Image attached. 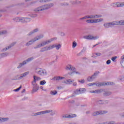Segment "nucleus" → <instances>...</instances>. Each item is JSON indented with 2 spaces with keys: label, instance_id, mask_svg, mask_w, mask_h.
<instances>
[{
  "label": "nucleus",
  "instance_id": "25",
  "mask_svg": "<svg viewBox=\"0 0 124 124\" xmlns=\"http://www.w3.org/2000/svg\"><path fill=\"white\" fill-rule=\"evenodd\" d=\"M44 37V35L43 34H40L39 35L34 38V39L35 42L37 41L38 40H39L40 39H41V38H43Z\"/></svg>",
  "mask_w": 124,
  "mask_h": 124
},
{
  "label": "nucleus",
  "instance_id": "3",
  "mask_svg": "<svg viewBox=\"0 0 124 124\" xmlns=\"http://www.w3.org/2000/svg\"><path fill=\"white\" fill-rule=\"evenodd\" d=\"M65 69L66 70H70V71H73L68 73L69 75H70V76H72V75H73L74 73H76V74H78V75H80V74H81L80 72L77 71H75V67L70 64L66 65Z\"/></svg>",
  "mask_w": 124,
  "mask_h": 124
},
{
  "label": "nucleus",
  "instance_id": "16",
  "mask_svg": "<svg viewBox=\"0 0 124 124\" xmlns=\"http://www.w3.org/2000/svg\"><path fill=\"white\" fill-rule=\"evenodd\" d=\"M102 16L101 15H91L87 16L88 19H97L98 18H101Z\"/></svg>",
  "mask_w": 124,
  "mask_h": 124
},
{
  "label": "nucleus",
  "instance_id": "41",
  "mask_svg": "<svg viewBox=\"0 0 124 124\" xmlns=\"http://www.w3.org/2000/svg\"><path fill=\"white\" fill-rule=\"evenodd\" d=\"M19 22L21 23H25V17H20Z\"/></svg>",
  "mask_w": 124,
  "mask_h": 124
},
{
  "label": "nucleus",
  "instance_id": "59",
  "mask_svg": "<svg viewBox=\"0 0 124 124\" xmlns=\"http://www.w3.org/2000/svg\"><path fill=\"white\" fill-rule=\"evenodd\" d=\"M72 4H76V0L71 1Z\"/></svg>",
  "mask_w": 124,
  "mask_h": 124
},
{
  "label": "nucleus",
  "instance_id": "44",
  "mask_svg": "<svg viewBox=\"0 0 124 124\" xmlns=\"http://www.w3.org/2000/svg\"><path fill=\"white\" fill-rule=\"evenodd\" d=\"M45 84H46V81H45V80L41 81L40 82V85H45Z\"/></svg>",
  "mask_w": 124,
  "mask_h": 124
},
{
  "label": "nucleus",
  "instance_id": "38",
  "mask_svg": "<svg viewBox=\"0 0 124 124\" xmlns=\"http://www.w3.org/2000/svg\"><path fill=\"white\" fill-rule=\"evenodd\" d=\"M25 23H29V22H31V19L30 18H27V17H25Z\"/></svg>",
  "mask_w": 124,
  "mask_h": 124
},
{
  "label": "nucleus",
  "instance_id": "61",
  "mask_svg": "<svg viewBox=\"0 0 124 124\" xmlns=\"http://www.w3.org/2000/svg\"><path fill=\"white\" fill-rule=\"evenodd\" d=\"M120 115L121 117H123V118H124V112L120 113Z\"/></svg>",
  "mask_w": 124,
  "mask_h": 124
},
{
  "label": "nucleus",
  "instance_id": "43",
  "mask_svg": "<svg viewBox=\"0 0 124 124\" xmlns=\"http://www.w3.org/2000/svg\"><path fill=\"white\" fill-rule=\"evenodd\" d=\"M46 51H47V48L46 47H43L41 49V50H40V52H45Z\"/></svg>",
  "mask_w": 124,
  "mask_h": 124
},
{
  "label": "nucleus",
  "instance_id": "13",
  "mask_svg": "<svg viewBox=\"0 0 124 124\" xmlns=\"http://www.w3.org/2000/svg\"><path fill=\"white\" fill-rule=\"evenodd\" d=\"M83 38L84 39H87V40H96V39H98V38H99V37L97 36H93L92 35H88L84 36Z\"/></svg>",
  "mask_w": 124,
  "mask_h": 124
},
{
  "label": "nucleus",
  "instance_id": "20",
  "mask_svg": "<svg viewBox=\"0 0 124 124\" xmlns=\"http://www.w3.org/2000/svg\"><path fill=\"white\" fill-rule=\"evenodd\" d=\"M30 72H26L23 74H20L19 77L18 78V80H21V79H23L24 77H26L27 75H29Z\"/></svg>",
  "mask_w": 124,
  "mask_h": 124
},
{
  "label": "nucleus",
  "instance_id": "64",
  "mask_svg": "<svg viewBox=\"0 0 124 124\" xmlns=\"http://www.w3.org/2000/svg\"><path fill=\"white\" fill-rule=\"evenodd\" d=\"M25 92H26V89H23L22 91V93H25Z\"/></svg>",
  "mask_w": 124,
  "mask_h": 124
},
{
  "label": "nucleus",
  "instance_id": "1",
  "mask_svg": "<svg viewBox=\"0 0 124 124\" xmlns=\"http://www.w3.org/2000/svg\"><path fill=\"white\" fill-rule=\"evenodd\" d=\"M118 25H124V20L115 21L109 23H105L103 25L104 28H106V29L113 28L114 26Z\"/></svg>",
  "mask_w": 124,
  "mask_h": 124
},
{
  "label": "nucleus",
  "instance_id": "6",
  "mask_svg": "<svg viewBox=\"0 0 124 124\" xmlns=\"http://www.w3.org/2000/svg\"><path fill=\"white\" fill-rule=\"evenodd\" d=\"M52 112H53V110L48 109L45 111L33 113L32 114V116H39L40 115H44V114H49V113H52Z\"/></svg>",
  "mask_w": 124,
  "mask_h": 124
},
{
  "label": "nucleus",
  "instance_id": "35",
  "mask_svg": "<svg viewBox=\"0 0 124 124\" xmlns=\"http://www.w3.org/2000/svg\"><path fill=\"white\" fill-rule=\"evenodd\" d=\"M122 61L121 62V64L123 67L124 68V55L122 56L121 57Z\"/></svg>",
  "mask_w": 124,
  "mask_h": 124
},
{
  "label": "nucleus",
  "instance_id": "29",
  "mask_svg": "<svg viewBox=\"0 0 124 124\" xmlns=\"http://www.w3.org/2000/svg\"><path fill=\"white\" fill-rule=\"evenodd\" d=\"M100 124H116V122L114 121H112L101 123Z\"/></svg>",
  "mask_w": 124,
  "mask_h": 124
},
{
  "label": "nucleus",
  "instance_id": "17",
  "mask_svg": "<svg viewBox=\"0 0 124 124\" xmlns=\"http://www.w3.org/2000/svg\"><path fill=\"white\" fill-rule=\"evenodd\" d=\"M76 114H63L62 115V119H72L76 118Z\"/></svg>",
  "mask_w": 124,
  "mask_h": 124
},
{
  "label": "nucleus",
  "instance_id": "23",
  "mask_svg": "<svg viewBox=\"0 0 124 124\" xmlns=\"http://www.w3.org/2000/svg\"><path fill=\"white\" fill-rule=\"evenodd\" d=\"M62 79H65L64 77H55L52 78L53 81H61V80H62Z\"/></svg>",
  "mask_w": 124,
  "mask_h": 124
},
{
  "label": "nucleus",
  "instance_id": "47",
  "mask_svg": "<svg viewBox=\"0 0 124 124\" xmlns=\"http://www.w3.org/2000/svg\"><path fill=\"white\" fill-rule=\"evenodd\" d=\"M21 89H22V86H20L18 88L15 89L14 92H19Z\"/></svg>",
  "mask_w": 124,
  "mask_h": 124
},
{
  "label": "nucleus",
  "instance_id": "18",
  "mask_svg": "<svg viewBox=\"0 0 124 124\" xmlns=\"http://www.w3.org/2000/svg\"><path fill=\"white\" fill-rule=\"evenodd\" d=\"M16 43H17V42H13L9 46H6V47L3 48L2 49V52H5L7 51V50H9V49H10V48H11L12 47H13V46H14V45H15Z\"/></svg>",
  "mask_w": 124,
  "mask_h": 124
},
{
  "label": "nucleus",
  "instance_id": "52",
  "mask_svg": "<svg viewBox=\"0 0 124 124\" xmlns=\"http://www.w3.org/2000/svg\"><path fill=\"white\" fill-rule=\"evenodd\" d=\"M95 55H96V57H99V56H101V53L99 52H97L95 53Z\"/></svg>",
  "mask_w": 124,
  "mask_h": 124
},
{
  "label": "nucleus",
  "instance_id": "46",
  "mask_svg": "<svg viewBox=\"0 0 124 124\" xmlns=\"http://www.w3.org/2000/svg\"><path fill=\"white\" fill-rule=\"evenodd\" d=\"M97 104H103V100H99L97 101Z\"/></svg>",
  "mask_w": 124,
  "mask_h": 124
},
{
  "label": "nucleus",
  "instance_id": "53",
  "mask_svg": "<svg viewBox=\"0 0 124 124\" xmlns=\"http://www.w3.org/2000/svg\"><path fill=\"white\" fill-rule=\"evenodd\" d=\"M120 7H123L124 6V2H120Z\"/></svg>",
  "mask_w": 124,
  "mask_h": 124
},
{
  "label": "nucleus",
  "instance_id": "33",
  "mask_svg": "<svg viewBox=\"0 0 124 124\" xmlns=\"http://www.w3.org/2000/svg\"><path fill=\"white\" fill-rule=\"evenodd\" d=\"M9 120V118H1V122L0 123H4V122H7Z\"/></svg>",
  "mask_w": 124,
  "mask_h": 124
},
{
  "label": "nucleus",
  "instance_id": "22",
  "mask_svg": "<svg viewBox=\"0 0 124 124\" xmlns=\"http://www.w3.org/2000/svg\"><path fill=\"white\" fill-rule=\"evenodd\" d=\"M103 92V90L102 89H98L95 90L94 91H91L89 92L91 93H102Z\"/></svg>",
  "mask_w": 124,
  "mask_h": 124
},
{
  "label": "nucleus",
  "instance_id": "54",
  "mask_svg": "<svg viewBox=\"0 0 124 124\" xmlns=\"http://www.w3.org/2000/svg\"><path fill=\"white\" fill-rule=\"evenodd\" d=\"M110 63H111V60H108V61H107L106 62V64L108 65L110 64Z\"/></svg>",
  "mask_w": 124,
  "mask_h": 124
},
{
  "label": "nucleus",
  "instance_id": "5",
  "mask_svg": "<svg viewBox=\"0 0 124 124\" xmlns=\"http://www.w3.org/2000/svg\"><path fill=\"white\" fill-rule=\"evenodd\" d=\"M86 89L85 88H79L77 89L74 91V93L71 96V97H73L78 94H81V93H84L86 92Z\"/></svg>",
  "mask_w": 124,
  "mask_h": 124
},
{
  "label": "nucleus",
  "instance_id": "2",
  "mask_svg": "<svg viewBox=\"0 0 124 124\" xmlns=\"http://www.w3.org/2000/svg\"><path fill=\"white\" fill-rule=\"evenodd\" d=\"M33 81L31 82L32 85L33 86L32 92L33 93H35L39 90V87H38V85L36 84V82H37V81H40L41 78L36 76H33Z\"/></svg>",
  "mask_w": 124,
  "mask_h": 124
},
{
  "label": "nucleus",
  "instance_id": "11",
  "mask_svg": "<svg viewBox=\"0 0 124 124\" xmlns=\"http://www.w3.org/2000/svg\"><path fill=\"white\" fill-rule=\"evenodd\" d=\"M99 74V72H96L92 76H89L87 78L88 82H93L95 78H96L97 75Z\"/></svg>",
  "mask_w": 124,
  "mask_h": 124
},
{
  "label": "nucleus",
  "instance_id": "39",
  "mask_svg": "<svg viewBox=\"0 0 124 124\" xmlns=\"http://www.w3.org/2000/svg\"><path fill=\"white\" fill-rule=\"evenodd\" d=\"M13 21L15 22H20V17H15L13 19Z\"/></svg>",
  "mask_w": 124,
  "mask_h": 124
},
{
  "label": "nucleus",
  "instance_id": "42",
  "mask_svg": "<svg viewBox=\"0 0 124 124\" xmlns=\"http://www.w3.org/2000/svg\"><path fill=\"white\" fill-rule=\"evenodd\" d=\"M41 47H43L42 45H41V44H40L37 45L36 46H35L34 47V49H38V48H41Z\"/></svg>",
  "mask_w": 124,
  "mask_h": 124
},
{
  "label": "nucleus",
  "instance_id": "49",
  "mask_svg": "<svg viewBox=\"0 0 124 124\" xmlns=\"http://www.w3.org/2000/svg\"><path fill=\"white\" fill-rule=\"evenodd\" d=\"M41 44L42 45V46L43 47V46H45V45H46V41H44V42H42V43H41Z\"/></svg>",
  "mask_w": 124,
  "mask_h": 124
},
{
  "label": "nucleus",
  "instance_id": "48",
  "mask_svg": "<svg viewBox=\"0 0 124 124\" xmlns=\"http://www.w3.org/2000/svg\"><path fill=\"white\" fill-rule=\"evenodd\" d=\"M86 19H88V16H86L82 18H80V20H86Z\"/></svg>",
  "mask_w": 124,
  "mask_h": 124
},
{
  "label": "nucleus",
  "instance_id": "37",
  "mask_svg": "<svg viewBox=\"0 0 124 124\" xmlns=\"http://www.w3.org/2000/svg\"><path fill=\"white\" fill-rule=\"evenodd\" d=\"M6 33H7V31L5 30L0 31V35H3V34H6Z\"/></svg>",
  "mask_w": 124,
  "mask_h": 124
},
{
  "label": "nucleus",
  "instance_id": "9",
  "mask_svg": "<svg viewBox=\"0 0 124 124\" xmlns=\"http://www.w3.org/2000/svg\"><path fill=\"white\" fill-rule=\"evenodd\" d=\"M33 57H31L27 59L26 60L23 61L22 63H20L19 65L17 66V68H21L22 66H24L25 64H27L28 62H31L32 60H33Z\"/></svg>",
  "mask_w": 124,
  "mask_h": 124
},
{
  "label": "nucleus",
  "instance_id": "28",
  "mask_svg": "<svg viewBox=\"0 0 124 124\" xmlns=\"http://www.w3.org/2000/svg\"><path fill=\"white\" fill-rule=\"evenodd\" d=\"M113 7H120V2L112 3L110 4Z\"/></svg>",
  "mask_w": 124,
  "mask_h": 124
},
{
  "label": "nucleus",
  "instance_id": "63",
  "mask_svg": "<svg viewBox=\"0 0 124 124\" xmlns=\"http://www.w3.org/2000/svg\"><path fill=\"white\" fill-rule=\"evenodd\" d=\"M61 35H62V36H64V35H65V34L64 32H61Z\"/></svg>",
  "mask_w": 124,
  "mask_h": 124
},
{
  "label": "nucleus",
  "instance_id": "50",
  "mask_svg": "<svg viewBox=\"0 0 124 124\" xmlns=\"http://www.w3.org/2000/svg\"><path fill=\"white\" fill-rule=\"evenodd\" d=\"M79 83H81V84H84L85 83V79H81L80 80H78Z\"/></svg>",
  "mask_w": 124,
  "mask_h": 124
},
{
  "label": "nucleus",
  "instance_id": "60",
  "mask_svg": "<svg viewBox=\"0 0 124 124\" xmlns=\"http://www.w3.org/2000/svg\"><path fill=\"white\" fill-rule=\"evenodd\" d=\"M73 86H74L75 87H76V86H77V82H74L73 83Z\"/></svg>",
  "mask_w": 124,
  "mask_h": 124
},
{
  "label": "nucleus",
  "instance_id": "4",
  "mask_svg": "<svg viewBox=\"0 0 124 124\" xmlns=\"http://www.w3.org/2000/svg\"><path fill=\"white\" fill-rule=\"evenodd\" d=\"M35 72L39 76H47L48 75V72L46 69L40 68L35 69Z\"/></svg>",
  "mask_w": 124,
  "mask_h": 124
},
{
  "label": "nucleus",
  "instance_id": "12",
  "mask_svg": "<svg viewBox=\"0 0 124 124\" xmlns=\"http://www.w3.org/2000/svg\"><path fill=\"white\" fill-rule=\"evenodd\" d=\"M99 74V72H96L92 76H89L87 78L88 82H93L95 78H96L97 75Z\"/></svg>",
  "mask_w": 124,
  "mask_h": 124
},
{
  "label": "nucleus",
  "instance_id": "58",
  "mask_svg": "<svg viewBox=\"0 0 124 124\" xmlns=\"http://www.w3.org/2000/svg\"><path fill=\"white\" fill-rule=\"evenodd\" d=\"M40 88L42 90V91H44V92H46V89H44L43 87L41 86Z\"/></svg>",
  "mask_w": 124,
  "mask_h": 124
},
{
  "label": "nucleus",
  "instance_id": "27",
  "mask_svg": "<svg viewBox=\"0 0 124 124\" xmlns=\"http://www.w3.org/2000/svg\"><path fill=\"white\" fill-rule=\"evenodd\" d=\"M55 40H57V37L52 38L49 40L46 41V45L48 44H50V43H51V42H52Z\"/></svg>",
  "mask_w": 124,
  "mask_h": 124
},
{
  "label": "nucleus",
  "instance_id": "14",
  "mask_svg": "<svg viewBox=\"0 0 124 124\" xmlns=\"http://www.w3.org/2000/svg\"><path fill=\"white\" fill-rule=\"evenodd\" d=\"M108 111L106 110H100L97 111H94L92 113V116H98V115H104V114H107Z\"/></svg>",
  "mask_w": 124,
  "mask_h": 124
},
{
  "label": "nucleus",
  "instance_id": "24",
  "mask_svg": "<svg viewBox=\"0 0 124 124\" xmlns=\"http://www.w3.org/2000/svg\"><path fill=\"white\" fill-rule=\"evenodd\" d=\"M9 56V53L8 52H4L0 54V59H2V58H5L6 57H8Z\"/></svg>",
  "mask_w": 124,
  "mask_h": 124
},
{
  "label": "nucleus",
  "instance_id": "10",
  "mask_svg": "<svg viewBox=\"0 0 124 124\" xmlns=\"http://www.w3.org/2000/svg\"><path fill=\"white\" fill-rule=\"evenodd\" d=\"M99 74V72H96L92 76H89L87 78L88 82H93L95 78H96L97 75Z\"/></svg>",
  "mask_w": 124,
  "mask_h": 124
},
{
  "label": "nucleus",
  "instance_id": "51",
  "mask_svg": "<svg viewBox=\"0 0 124 124\" xmlns=\"http://www.w3.org/2000/svg\"><path fill=\"white\" fill-rule=\"evenodd\" d=\"M31 18H35L36 17H37V14H33L31 16Z\"/></svg>",
  "mask_w": 124,
  "mask_h": 124
},
{
  "label": "nucleus",
  "instance_id": "36",
  "mask_svg": "<svg viewBox=\"0 0 124 124\" xmlns=\"http://www.w3.org/2000/svg\"><path fill=\"white\" fill-rule=\"evenodd\" d=\"M50 93L51 95H56L58 93V92L57 91H51Z\"/></svg>",
  "mask_w": 124,
  "mask_h": 124
},
{
  "label": "nucleus",
  "instance_id": "62",
  "mask_svg": "<svg viewBox=\"0 0 124 124\" xmlns=\"http://www.w3.org/2000/svg\"><path fill=\"white\" fill-rule=\"evenodd\" d=\"M92 58H96V56L95 55V53H94L93 54V55L92 56Z\"/></svg>",
  "mask_w": 124,
  "mask_h": 124
},
{
  "label": "nucleus",
  "instance_id": "31",
  "mask_svg": "<svg viewBox=\"0 0 124 124\" xmlns=\"http://www.w3.org/2000/svg\"><path fill=\"white\" fill-rule=\"evenodd\" d=\"M53 46H54V48H56L57 50H60V48L61 47H62V45L61 44H58V45H56L54 44L53 45Z\"/></svg>",
  "mask_w": 124,
  "mask_h": 124
},
{
  "label": "nucleus",
  "instance_id": "56",
  "mask_svg": "<svg viewBox=\"0 0 124 124\" xmlns=\"http://www.w3.org/2000/svg\"><path fill=\"white\" fill-rule=\"evenodd\" d=\"M117 56L112 57L111 58V61H112V62H115V60H116V59H117Z\"/></svg>",
  "mask_w": 124,
  "mask_h": 124
},
{
  "label": "nucleus",
  "instance_id": "21",
  "mask_svg": "<svg viewBox=\"0 0 124 124\" xmlns=\"http://www.w3.org/2000/svg\"><path fill=\"white\" fill-rule=\"evenodd\" d=\"M44 6L45 7V10H47V9H49V8H51V7H53V6H54V3H51L44 5Z\"/></svg>",
  "mask_w": 124,
  "mask_h": 124
},
{
  "label": "nucleus",
  "instance_id": "32",
  "mask_svg": "<svg viewBox=\"0 0 124 124\" xmlns=\"http://www.w3.org/2000/svg\"><path fill=\"white\" fill-rule=\"evenodd\" d=\"M54 45H50L48 46H46V51H49L50 50H52V49H54Z\"/></svg>",
  "mask_w": 124,
  "mask_h": 124
},
{
  "label": "nucleus",
  "instance_id": "30",
  "mask_svg": "<svg viewBox=\"0 0 124 124\" xmlns=\"http://www.w3.org/2000/svg\"><path fill=\"white\" fill-rule=\"evenodd\" d=\"M73 82H74V80H71V79H67L66 81H64V83L69 84L70 85L72 84Z\"/></svg>",
  "mask_w": 124,
  "mask_h": 124
},
{
  "label": "nucleus",
  "instance_id": "8",
  "mask_svg": "<svg viewBox=\"0 0 124 124\" xmlns=\"http://www.w3.org/2000/svg\"><path fill=\"white\" fill-rule=\"evenodd\" d=\"M95 86L96 87H102V86H109L110 85H114V83L111 82H98L95 83Z\"/></svg>",
  "mask_w": 124,
  "mask_h": 124
},
{
  "label": "nucleus",
  "instance_id": "55",
  "mask_svg": "<svg viewBox=\"0 0 124 124\" xmlns=\"http://www.w3.org/2000/svg\"><path fill=\"white\" fill-rule=\"evenodd\" d=\"M108 100H103V104H108Z\"/></svg>",
  "mask_w": 124,
  "mask_h": 124
},
{
  "label": "nucleus",
  "instance_id": "19",
  "mask_svg": "<svg viewBox=\"0 0 124 124\" xmlns=\"http://www.w3.org/2000/svg\"><path fill=\"white\" fill-rule=\"evenodd\" d=\"M39 31V29H38V28H36V29H34L33 30L29 32L27 34V36H31V35H32V34H34V33H35V32H37V31Z\"/></svg>",
  "mask_w": 124,
  "mask_h": 124
},
{
  "label": "nucleus",
  "instance_id": "45",
  "mask_svg": "<svg viewBox=\"0 0 124 124\" xmlns=\"http://www.w3.org/2000/svg\"><path fill=\"white\" fill-rule=\"evenodd\" d=\"M94 85H95V82L89 83L87 84L88 87H91V86H94Z\"/></svg>",
  "mask_w": 124,
  "mask_h": 124
},
{
  "label": "nucleus",
  "instance_id": "34",
  "mask_svg": "<svg viewBox=\"0 0 124 124\" xmlns=\"http://www.w3.org/2000/svg\"><path fill=\"white\" fill-rule=\"evenodd\" d=\"M111 94H112V93L110 91H106L104 93L105 96H108L109 95H111Z\"/></svg>",
  "mask_w": 124,
  "mask_h": 124
},
{
  "label": "nucleus",
  "instance_id": "7",
  "mask_svg": "<svg viewBox=\"0 0 124 124\" xmlns=\"http://www.w3.org/2000/svg\"><path fill=\"white\" fill-rule=\"evenodd\" d=\"M102 21H103V18L88 19L86 20V23H88V24H95L96 23H100V22H102Z\"/></svg>",
  "mask_w": 124,
  "mask_h": 124
},
{
  "label": "nucleus",
  "instance_id": "40",
  "mask_svg": "<svg viewBox=\"0 0 124 124\" xmlns=\"http://www.w3.org/2000/svg\"><path fill=\"white\" fill-rule=\"evenodd\" d=\"M78 44L75 41L73 42L72 44V48H75L76 47V46H77Z\"/></svg>",
  "mask_w": 124,
  "mask_h": 124
},
{
  "label": "nucleus",
  "instance_id": "15",
  "mask_svg": "<svg viewBox=\"0 0 124 124\" xmlns=\"http://www.w3.org/2000/svg\"><path fill=\"white\" fill-rule=\"evenodd\" d=\"M44 10H46L44 5L35 8L33 9V11H34V12H40L41 11H44Z\"/></svg>",
  "mask_w": 124,
  "mask_h": 124
},
{
  "label": "nucleus",
  "instance_id": "57",
  "mask_svg": "<svg viewBox=\"0 0 124 124\" xmlns=\"http://www.w3.org/2000/svg\"><path fill=\"white\" fill-rule=\"evenodd\" d=\"M76 4H80V3H81V1L76 0Z\"/></svg>",
  "mask_w": 124,
  "mask_h": 124
},
{
  "label": "nucleus",
  "instance_id": "26",
  "mask_svg": "<svg viewBox=\"0 0 124 124\" xmlns=\"http://www.w3.org/2000/svg\"><path fill=\"white\" fill-rule=\"evenodd\" d=\"M35 42V40L34 38H33L32 40L29 41L28 42H27L26 44V46H30V45H32Z\"/></svg>",
  "mask_w": 124,
  "mask_h": 124
}]
</instances>
